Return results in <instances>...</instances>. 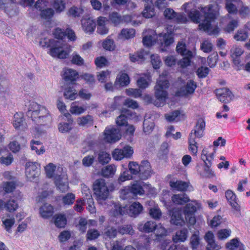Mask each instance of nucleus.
I'll use <instances>...</instances> for the list:
<instances>
[{"label":"nucleus","instance_id":"f257e3e1","mask_svg":"<svg viewBox=\"0 0 250 250\" xmlns=\"http://www.w3.org/2000/svg\"><path fill=\"white\" fill-rule=\"evenodd\" d=\"M172 202L175 205H182L187 204L183 209L185 220L190 225H194L196 222L195 213L197 210L198 203L196 201H191L185 193L174 194L171 197Z\"/></svg>","mask_w":250,"mask_h":250},{"label":"nucleus","instance_id":"f03ea898","mask_svg":"<svg viewBox=\"0 0 250 250\" xmlns=\"http://www.w3.org/2000/svg\"><path fill=\"white\" fill-rule=\"evenodd\" d=\"M44 170L47 177H54L55 185L60 190L63 192L68 189L67 176L62 167L50 163L44 167Z\"/></svg>","mask_w":250,"mask_h":250},{"label":"nucleus","instance_id":"7ed1b4c3","mask_svg":"<svg viewBox=\"0 0 250 250\" xmlns=\"http://www.w3.org/2000/svg\"><path fill=\"white\" fill-rule=\"evenodd\" d=\"M28 112L32 120L36 123L42 125H50L52 117L49 111L45 107L32 102L29 105Z\"/></svg>","mask_w":250,"mask_h":250},{"label":"nucleus","instance_id":"20e7f679","mask_svg":"<svg viewBox=\"0 0 250 250\" xmlns=\"http://www.w3.org/2000/svg\"><path fill=\"white\" fill-rule=\"evenodd\" d=\"M169 85V82L167 80L158 81L154 87L156 100H154L153 98L149 95H146L145 99L148 103H153L157 107L164 105L167 99V89Z\"/></svg>","mask_w":250,"mask_h":250},{"label":"nucleus","instance_id":"39448f33","mask_svg":"<svg viewBox=\"0 0 250 250\" xmlns=\"http://www.w3.org/2000/svg\"><path fill=\"white\" fill-rule=\"evenodd\" d=\"M128 170L134 178H139L145 180L150 178L153 173L150 163L147 160H143L140 165L136 162H130L128 165Z\"/></svg>","mask_w":250,"mask_h":250},{"label":"nucleus","instance_id":"423d86ee","mask_svg":"<svg viewBox=\"0 0 250 250\" xmlns=\"http://www.w3.org/2000/svg\"><path fill=\"white\" fill-rule=\"evenodd\" d=\"M206 123L203 118L199 119L194 128L189 134L188 139V150L193 155H196L198 151V146L195 138H201L204 135V130Z\"/></svg>","mask_w":250,"mask_h":250},{"label":"nucleus","instance_id":"0eeeda50","mask_svg":"<svg viewBox=\"0 0 250 250\" xmlns=\"http://www.w3.org/2000/svg\"><path fill=\"white\" fill-rule=\"evenodd\" d=\"M198 9L203 13L204 17V21L199 23L198 28L200 30L208 32L211 29V22L216 19V11L213 9V5L212 4L200 7Z\"/></svg>","mask_w":250,"mask_h":250},{"label":"nucleus","instance_id":"6e6552de","mask_svg":"<svg viewBox=\"0 0 250 250\" xmlns=\"http://www.w3.org/2000/svg\"><path fill=\"white\" fill-rule=\"evenodd\" d=\"M70 50V46L64 48L63 42L56 39L47 53L53 58L63 59L67 58Z\"/></svg>","mask_w":250,"mask_h":250},{"label":"nucleus","instance_id":"1a4fd4ad","mask_svg":"<svg viewBox=\"0 0 250 250\" xmlns=\"http://www.w3.org/2000/svg\"><path fill=\"white\" fill-rule=\"evenodd\" d=\"M92 188L98 200H105L107 198L109 191L104 180L102 178L96 179Z\"/></svg>","mask_w":250,"mask_h":250},{"label":"nucleus","instance_id":"9d476101","mask_svg":"<svg viewBox=\"0 0 250 250\" xmlns=\"http://www.w3.org/2000/svg\"><path fill=\"white\" fill-rule=\"evenodd\" d=\"M121 194L124 199H127L138 195H142L145 190L142 186L138 182L131 183L129 186L125 187L121 190Z\"/></svg>","mask_w":250,"mask_h":250},{"label":"nucleus","instance_id":"9b49d317","mask_svg":"<svg viewBox=\"0 0 250 250\" xmlns=\"http://www.w3.org/2000/svg\"><path fill=\"white\" fill-rule=\"evenodd\" d=\"M182 9L187 14L188 17L193 22L200 23L201 15L197 9L195 3L193 2H189L184 3L182 6Z\"/></svg>","mask_w":250,"mask_h":250},{"label":"nucleus","instance_id":"f8f14e48","mask_svg":"<svg viewBox=\"0 0 250 250\" xmlns=\"http://www.w3.org/2000/svg\"><path fill=\"white\" fill-rule=\"evenodd\" d=\"M40 165L37 163L29 162L25 165V175L28 180H35L40 174Z\"/></svg>","mask_w":250,"mask_h":250},{"label":"nucleus","instance_id":"ddd939ff","mask_svg":"<svg viewBox=\"0 0 250 250\" xmlns=\"http://www.w3.org/2000/svg\"><path fill=\"white\" fill-rule=\"evenodd\" d=\"M104 140L108 143H114L121 138L120 130L114 127H106L104 132Z\"/></svg>","mask_w":250,"mask_h":250},{"label":"nucleus","instance_id":"4468645a","mask_svg":"<svg viewBox=\"0 0 250 250\" xmlns=\"http://www.w3.org/2000/svg\"><path fill=\"white\" fill-rule=\"evenodd\" d=\"M133 153L132 148L126 146L122 149L116 148L112 153L113 158L116 160H121L124 158H130Z\"/></svg>","mask_w":250,"mask_h":250},{"label":"nucleus","instance_id":"2eb2a0df","mask_svg":"<svg viewBox=\"0 0 250 250\" xmlns=\"http://www.w3.org/2000/svg\"><path fill=\"white\" fill-rule=\"evenodd\" d=\"M170 223L175 226H182L185 224L183 217L182 210L179 208H173L170 211Z\"/></svg>","mask_w":250,"mask_h":250},{"label":"nucleus","instance_id":"dca6fc26","mask_svg":"<svg viewBox=\"0 0 250 250\" xmlns=\"http://www.w3.org/2000/svg\"><path fill=\"white\" fill-rule=\"evenodd\" d=\"M215 93L218 99L222 103L227 104L232 99V92L227 88L217 89Z\"/></svg>","mask_w":250,"mask_h":250},{"label":"nucleus","instance_id":"f3484780","mask_svg":"<svg viewBox=\"0 0 250 250\" xmlns=\"http://www.w3.org/2000/svg\"><path fill=\"white\" fill-rule=\"evenodd\" d=\"M13 155L9 152L6 148L0 146V163L3 165L9 166L13 162Z\"/></svg>","mask_w":250,"mask_h":250},{"label":"nucleus","instance_id":"a211bd4d","mask_svg":"<svg viewBox=\"0 0 250 250\" xmlns=\"http://www.w3.org/2000/svg\"><path fill=\"white\" fill-rule=\"evenodd\" d=\"M225 196L232 208L236 211H240V206L238 203V198L234 192L228 189L225 192Z\"/></svg>","mask_w":250,"mask_h":250},{"label":"nucleus","instance_id":"6ab92c4d","mask_svg":"<svg viewBox=\"0 0 250 250\" xmlns=\"http://www.w3.org/2000/svg\"><path fill=\"white\" fill-rule=\"evenodd\" d=\"M133 113L129 109H123L121 114L119 116L116 120L117 125L119 126H127V120L132 117Z\"/></svg>","mask_w":250,"mask_h":250},{"label":"nucleus","instance_id":"aec40b11","mask_svg":"<svg viewBox=\"0 0 250 250\" xmlns=\"http://www.w3.org/2000/svg\"><path fill=\"white\" fill-rule=\"evenodd\" d=\"M81 24L83 29L86 33H92L96 26L95 21L91 18H83L81 20Z\"/></svg>","mask_w":250,"mask_h":250},{"label":"nucleus","instance_id":"412c9836","mask_svg":"<svg viewBox=\"0 0 250 250\" xmlns=\"http://www.w3.org/2000/svg\"><path fill=\"white\" fill-rule=\"evenodd\" d=\"M54 213V208L52 205L48 203L43 204L39 208V214L43 219H48L52 217Z\"/></svg>","mask_w":250,"mask_h":250},{"label":"nucleus","instance_id":"4be33fe9","mask_svg":"<svg viewBox=\"0 0 250 250\" xmlns=\"http://www.w3.org/2000/svg\"><path fill=\"white\" fill-rule=\"evenodd\" d=\"M197 86L196 83L193 80H190L188 81L186 85L181 88L179 92L180 95L188 96L193 94Z\"/></svg>","mask_w":250,"mask_h":250},{"label":"nucleus","instance_id":"5701e85b","mask_svg":"<svg viewBox=\"0 0 250 250\" xmlns=\"http://www.w3.org/2000/svg\"><path fill=\"white\" fill-rule=\"evenodd\" d=\"M157 225L155 222L148 221L145 224H138V229L140 231L145 233H150L156 229Z\"/></svg>","mask_w":250,"mask_h":250},{"label":"nucleus","instance_id":"b1692460","mask_svg":"<svg viewBox=\"0 0 250 250\" xmlns=\"http://www.w3.org/2000/svg\"><path fill=\"white\" fill-rule=\"evenodd\" d=\"M143 206L139 202H134L129 207L128 213L131 217H136L143 211Z\"/></svg>","mask_w":250,"mask_h":250},{"label":"nucleus","instance_id":"393cba45","mask_svg":"<svg viewBox=\"0 0 250 250\" xmlns=\"http://www.w3.org/2000/svg\"><path fill=\"white\" fill-rule=\"evenodd\" d=\"M215 153V150L212 152H209L208 148H203L201 155V159L204 162V165H209V164L212 165V162L214 160Z\"/></svg>","mask_w":250,"mask_h":250},{"label":"nucleus","instance_id":"a878e982","mask_svg":"<svg viewBox=\"0 0 250 250\" xmlns=\"http://www.w3.org/2000/svg\"><path fill=\"white\" fill-rule=\"evenodd\" d=\"M188 230L186 228L177 230L175 235L173 236L172 240L175 243L184 242L188 238Z\"/></svg>","mask_w":250,"mask_h":250},{"label":"nucleus","instance_id":"bb28decb","mask_svg":"<svg viewBox=\"0 0 250 250\" xmlns=\"http://www.w3.org/2000/svg\"><path fill=\"white\" fill-rule=\"evenodd\" d=\"M169 185L171 188L180 191H186L189 187V183L177 180L176 181H170Z\"/></svg>","mask_w":250,"mask_h":250},{"label":"nucleus","instance_id":"cd10ccee","mask_svg":"<svg viewBox=\"0 0 250 250\" xmlns=\"http://www.w3.org/2000/svg\"><path fill=\"white\" fill-rule=\"evenodd\" d=\"M64 78L66 81L70 82L73 85H75V82L78 78V74L76 70L67 69L64 73Z\"/></svg>","mask_w":250,"mask_h":250},{"label":"nucleus","instance_id":"c85d7f7f","mask_svg":"<svg viewBox=\"0 0 250 250\" xmlns=\"http://www.w3.org/2000/svg\"><path fill=\"white\" fill-rule=\"evenodd\" d=\"M77 85H73V86H69L67 87L64 92V97L66 99L70 100H74L78 96L77 91L76 89Z\"/></svg>","mask_w":250,"mask_h":250},{"label":"nucleus","instance_id":"c756f323","mask_svg":"<svg viewBox=\"0 0 250 250\" xmlns=\"http://www.w3.org/2000/svg\"><path fill=\"white\" fill-rule=\"evenodd\" d=\"M234 0H226L225 2V9L228 11L227 17L232 19L231 15H236L238 13V8L235 4L233 3Z\"/></svg>","mask_w":250,"mask_h":250},{"label":"nucleus","instance_id":"7c9ffc66","mask_svg":"<svg viewBox=\"0 0 250 250\" xmlns=\"http://www.w3.org/2000/svg\"><path fill=\"white\" fill-rule=\"evenodd\" d=\"M227 249L229 250H244V245L237 238H233L226 244Z\"/></svg>","mask_w":250,"mask_h":250},{"label":"nucleus","instance_id":"2f4dec72","mask_svg":"<svg viewBox=\"0 0 250 250\" xmlns=\"http://www.w3.org/2000/svg\"><path fill=\"white\" fill-rule=\"evenodd\" d=\"M130 83L128 75L124 72H121L117 76L115 84H119L121 86L127 85Z\"/></svg>","mask_w":250,"mask_h":250},{"label":"nucleus","instance_id":"473e14b6","mask_svg":"<svg viewBox=\"0 0 250 250\" xmlns=\"http://www.w3.org/2000/svg\"><path fill=\"white\" fill-rule=\"evenodd\" d=\"M169 152V146L166 142H163L160 146L158 153V157L160 159H167Z\"/></svg>","mask_w":250,"mask_h":250},{"label":"nucleus","instance_id":"72a5a7b5","mask_svg":"<svg viewBox=\"0 0 250 250\" xmlns=\"http://www.w3.org/2000/svg\"><path fill=\"white\" fill-rule=\"evenodd\" d=\"M30 146L31 149L35 151L38 155L42 154L45 151L44 146L42 145V143L39 141L31 140Z\"/></svg>","mask_w":250,"mask_h":250},{"label":"nucleus","instance_id":"f704fd0d","mask_svg":"<svg viewBox=\"0 0 250 250\" xmlns=\"http://www.w3.org/2000/svg\"><path fill=\"white\" fill-rule=\"evenodd\" d=\"M54 223L58 228H64L66 225L67 220L64 215L57 214L54 216Z\"/></svg>","mask_w":250,"mask_h":250},{"label":"nucleus","instance_id":"c9c22d12","mask_svg":"<svg viewBox=\"0 0 250 250\" xmlns=\"http://www.w3.org/2000/svg\"><path fill=\"white\" fill-rule=\"evenodd\" d=\"M24 123L23 115L22 113H16L14 115L13 125L15 128L20 129Z\"/></svg>","mask_w":250,"mask_h":250},{"label":"nucleus","instance_id":"e433bc0d","mask_svg":"<svg viewBox=\"0 0 250 250\" xmlns=\"http://www.w3.org/2000/svg\"><path fill=\"white\" fill-rule=\"evenodd\" d=\"M159 37L162 38L160 39L162 44H164L165 46H169L174 42V39L171 33H160Z\"/></svg>","mask_w":250,"mask_h":250},{"label":"nucleus","instance_id":"4c0bfd02","mask_svg":"<svg viewBox=\"0 0 250 250\" xmlns=\"http://www.w3.org/2000/svg\"><path fill=\"white\" fill-rule=\"evenodd\" d=\"M116 170V167L114 165H108L102 169V175L104 177L109 178L112 177Z\"/></svg>","mask_w":250,"mask_h":250},{"label":"nucleus","instance_id":"58836bf2","mask_svg":"<svg viewBox=\"0 0 250 250\" xmlns=\"http://www.w3.org/2000/svg\"><path fill=\"white\" fill-rule=\"evenodd\" d=\"M145 52L143 49L138 51L133 54H130L129 58L132 62H143L145 61Z\"/></svg>","mask_w":250,"mask_h":250},{"label":"nucleus","instance_id":"ea45409f","mask_svg":"<svg viewBox=\"0 0 250 250\" xmlns=\"http://www.w3.org/2000/svg\"><path fill=\"white\" fill-rule=\"evenodd\" d=\"M183 58L181 60L178 64L181 65L182 68L186 67L189 66L191 63V60L193 57L192 53L191 51H188L184 56Z\"/></svg>","mask_w":250,"mask_h":250},{"label":"nucleus","instance_id":"a19ab883","mask_svg":"<svg viewBox=\"0 0 250 250\" xmlns=\"http://www.w3.org/2000/svg\"><path fill=\"white\" fill-rule=\"evenodd\" d=\"M118 232L121 235L129 234L132 235L134 230L131 224H126L118 227Z\"/></svg>","mask_w":250,"mask_h":250},{"label":"nucleus","instance_id":"79ce46f5","mask_svg":"<svg viewBox=\"0 0 250 250\" xmlns=\"http://www.w3.org/2000/svg\"><path fill=\"white\" fill-rule=\"evenodd\" d=\"M98 160L100 164L104 165L109 163L111 160V157L109 154L105 151H101L98 154Z\"/></svg>","mask_w":250,"mask_h":250},{"label":"nucleus","instance_id":"37998d69","mask_svg":"<svg viewBox=\"0 0 250 250\" xmlns=\"http://www.w3.org/2000/svg\"><path fill=\"white\" fill-rule=\"evenodd\" d=\"M155 12L153 6L146 5L142 12V15L146 18H151L155 15Z\"/></svg>","mask_w":250,"mask_h":250},{"label":"nucleus","instance_id":"c03bdc74","mask_svg":"<svg viewBox=\"0 0 250 250\" xmlns=\"http://www.w3.org/2000/svg\"><path fill=\"white\" fill-rule=\"evenodd\" d=\"M54 14V11L51 8H46L44 10L41 11V17L45 20L49 21L53 16Z\"/></svg>","mask_w":250,"mask_h":250},{"label":"nucleus","instance_id":"a18cd8bd","mask_svg":"<svg viewBox=\"0 0 250 250\" xmlns=\"http://www.w3.org/2000/svg\"><path fill=\"white\" fill-rule=\"evenodd\" d=\"M72 127V122L69 119L68 123H60L58 125V129L62 133L68 132Z\"/></svg>","mask_w":250,"mask_h":250},{"label":"nucleus","instance_id":"49530a36","mask_svg":"<svg viewBox=\"0 0 250 250\" xmlns=\"http://www.w3.org/2000/svg\"><path fill=\"white\" fill-rule=\"evenodd\" d=\"M133 177L130 173L127 168H125L124 171H122L118 179L119 183L125 182L126 181L132 179Z\"/></svg>","mask_w":250,"mask_h":250},{"label":"nucleus","instance_id":"de8ad7c7","mask_svg":"<svg viewBox=\"0 0 250 250\" xmlns=\"http://www.w3.org/2000/svg\"><path fill=\"white\" fill-rule=\"evenodd\" d=\"M18 207L17 201L14 199H9L5 204V208L9 212L15 211Z\"/></svg>","mask_w":250,"mask_h":250},{"label":"nucleus","instance_id":"09e8293b","mask_svg":"<svg viewBox=\"0 0 250 250\" xmlns=\"http://www.w3.org/2000/svg\"><path fill=\"white\" fill-rule=\"evenodd\" d=\"M79 125L83 126H91L93 124V117L89 115L79 118Z\"/></svg>","mask_w":250,"mask_h":250},{"label":"nucleus","instance_id":"8fccbe9b","mask_svg":"<svg viewBox=\"0 0 250 250\" xmlns=\"http://www.w3.org/2000/svg\"><path fill=\"white\" fill-rule=\"evenodd\" d=\"M249 37L248 33L244 30H239L234 36V39L237 41H245Z\"/></svg>","mask_w":250,"mask_h":250},{"label":"nucleus","instance_id":"3c124183","mask_svg":"<svg viewBox=\"0 0 250 250\" xmlns=\"http://www.w3.org/2000/svg\"><path fill=\"white\" fill-rule=\"evenodd\" d=\"M100 235V232L96 229H89L88 230L86 237L87 241H92L97 239Z\"/></svg>","mask_w":250,"mask_h":250},{"label":"nucleus","instance_id":"603ef678","mask_svg":"<svg viewBox=\"0 0 250 250\" xmlns=\"http://www.w3.org/2000/svg\"><path fill=\"white\" fill-rule=\"evenodd\" d=\"M94 63L97 68H103L108 64V61L104 56H100L95 58Z\"/></svg>","mask_w":250,"mask_h":250},{"label":"nucleus","instance_id":"864d4df0","mask_svg":"<svg viewBox=\"0 0 250 250\" xmlns=\"http://www.w3.org/2000/svg\"><path fill=\"white\" fill-rule=\"evenodd\" d=\"M218 59V55L216 52H213L210 54L208 57L207 63L210 67H214L217 62Z\"/></svg>","mask_w":250,"mask_h":250},{"label":"nucleus","instance_id":"5fc2aeb1","mask_svg":"<svg viewBox=\"0 0 250 250\" xmlns=\"http://www.w3.org/2000/svg\"><path fill=\"white\" fill-rule=\"evenodd\" d=\"M84 206L86 209L91 213H95L96 211V208L94 206V202L93 198H90L85 200Z\"/></svg>","mask_w":250,"mask_h":250},{"label":"nucleus","instance_id":"6e6d98bb","mask_svg":"<svg viewBox=\"0 0 250 250\" xmlns=\"http://www.w3.org/2000/svg\"><path fill=\"white\" fill-rule=\"evenodd\" d=\"M135 30L134 29H123L121 32V36L125 39L133 38L135 35Z\"/></svg>","mask_w":250,"mask_h":250},{"label":"nucleus","instance_id":"4d7b16f0","mask_svg":"<svg viewBox=\"0 0 250 250\" xmlns=\"http://www.w3.org/2000/svg\"><path fill=\"white\" fill-rule=\"evenodd\" d=\"M147 79H148V76L146 74H144V76L140 77L137 81L139 87L142 89L146 88L149 85Z\"/></svg>","mask_w":250,"mask_h":250},{"label":"nucleus","instance_id":"13d9d810","mask_svg":"<svg viewBox=\"0 0 250 250\" xmlns=\"http://www.w3.org/2000/svg\"><path fill=\"white\" fill-rule=\"evenodd\" d=\"M2 222L4 226L5 229L8 232H10L12 227L15 223L14 218H5L4 217L2 218Z\"/></svg>","mask_w":250,"mask_h":250},{"label":"nucleus","instance_id":"bf43d9fd","mask_svg":"<svg viewBox=\"0 0 250 250\" xmlns=\"http://www.w3.org/2000/svg\"><path fill=\"white\" fill-rule=\"evenodd\" d=\"M200 48L204 52L209 53L212 50L213 45L209 40H206L201 43Z\"/></svg>","mask_w":250,"mask_h":250},{"label":"nucleus","instance_id":"052dcab7","mask_svg":"<svg viewBox=\"0 0 250 250\" xmlns=\"http://www.w3.org/2000/svg\"><path fill=\"white\" fill-rule=\"evenodd\" d=\"M109 19L115 25L119 24L122 21L121 16L116 12L111 13L109 16Z\"/></svg>","mask_w":250,"mask_h":250},{"label":"nucleus","instance_id":"680f3d73","mask_svg":"<svg viewBox=\"0 0 250 250\" xmlns=\"http://www.w3.org/2000/svg\"><path fill=\"white\" fill-rule=\"evenodd\" d=\"M151 62L153 67L155 69H159L162 64L160 57L158 55L152 54L151 55Z\"/></svg>","mask_w":250,"mask_h":250},{"label":"nucleus","instance_id":"e2e57ef3","mask_svg":"<svg viewBox=\"0 0 250 250\" xmlns=\"http://www.w3.org/2000/svg\"><path fill=\"white\" fill-rule=\"evenodd\" d=\"M149 213L152 218L155 219H159L162 216V212L158 207L150 208Z\"/></svg>","mask_w":250,"mask_h":250},{"label":"nucleus","instance_id":"0e129e2a","mask_svg":"<svg viewBox=\"0 0 250 250\" xmlns=\"http://www.w3.org/2000/svg\"><path fill=\"white\" fill-rule=\"evenodd\" d=\"M82 193L83 195V197L82 199H79V204L82 203L83 201L85 202V200L92 198L91 192L90 189L85 187H82Z\"/></svg>","mask_w":250,"mask_h":250},{"label":"nucleus","instance_id":"69168bd1","mask_svg":"<svg viewBox=\"0 0 250 250\" xmlns=\"http://www.w3.org/2000/svg\"><path fill=\"white\" fill-rule=\"evenodd\" d=\"M238 25V19H234L230 21L227 25L224 30L228 33L232 32Z\"/></svg>","mask_w":250,"mask_h":250},{"label":"nucleus","instance_id":"338daca9","mask_svg":"<svg viewBox=\"0 0 250 250\" xmlns=\"http://www.w3.org/2000/svg\"><path fill=\"white\" fill-rule=\"evenodd\" d=\"M231 233V230L229 229H221L217 232V237L219 240H225L228 238Z\"/></svg>","mask_w":250,"mask_h":250},{"label":"nucleus","instance_id":"774afa93","mask_svg":"<svg viewBox=\"0 0 250 250\" xmlns=\"http://www.w3.org/2000/svg\"><path fill=\"white\" fill-rule=\"evenodd\" d=\"M80 78L83 79L85 82L90 85H93L95 82L94 76L92 74L85 73L79 76V79Z\"/></svg>","mask_w":250,"mask_h":250}]
</instances>
